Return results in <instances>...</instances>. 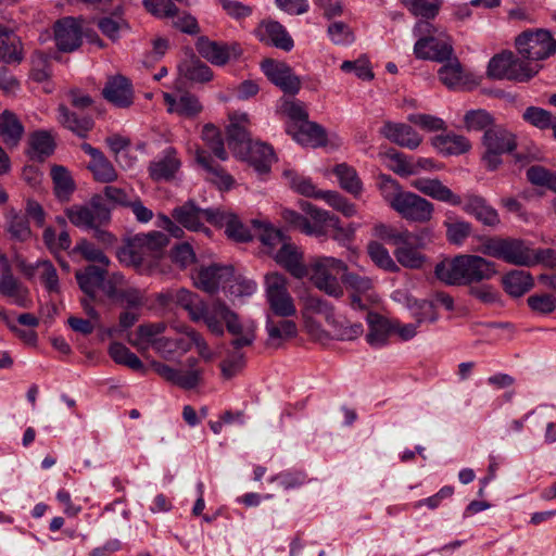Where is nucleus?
Here are the masks:
<instances>
[{
  "label": "nucleus",
  "mask_w": 556,
  "mask_h": 556,
  "mask_svg": "<svg viewBox=\"0 0 556 556\" xmlns=\"http://www.w3.org/2000/svg\"><path fill=\"white\" fill-rule=\"evenodd\" d=\"M410 186L433 200L451 205H463V210L466 213L473 215L485 226L495 227L501 222L497 211L489 205L481 195L468 193L465 195L463 203L462 198L439 179L417 178L410 182Z\"/></svg>",
  "instance_id": "f257e3e1"
},
{
  "label": "nucleus",
  "mask_w": 556,
  "mask_h": 556,
  "mask_svg": "<svg viewBox=\"0 0 556 556\" xmlns=\"http://www.w3.org/2000/svg\"><path fill=\"white\" fill-rule=\"evenodd\" d=\"M435 277L451 286H465L491 279L496 274V266L482 256L462 254L437 264Z\"/></svg>",
  "instance_id": "f03ea898"
},
{
  "label": "nucleus",
  "mask_w": 556,
  "mask_h": 556,
  "mask_svg": "<svg viewBox=\"0 0 556 556\" xmlns=\"http://www.w3.org/2000/svg\"><path fill=\"white\" fill-rule=\"evenodd\" d=\"M538 72H438L439 80L453 91H471L479 88L484 93H496L500 81L528 83Z\"/></svg>",
  "instance_id": "7ed1b4c3"
},
{
  "label": "nucleus",
  "mask_w": 556,
  "mask_h": 556,
  "mask_svg": "<svg viewBox=\"0 0 556 556\" xmlns=\"http://www.w3.org/2000/svg\"><path fill=\"white\" fill-rule=\"evenodd\" d=\"M169 240L161 231H149L130 237L118 251V258L140 273H150L162 257Z\"/></svg>",
  "instance_id": "20e7f679"
},
{
  "label": "nucleus",
  "mask_w": 556,
  "mask_h": 556,
  "mask_svg": "<svg viewBox=\"0 0 556 556\" xmlns=\"http://www.w3.org/2000/svg\"><path fill=\"white\" fill-rule=\"evenodd\" d=\"M414 34L418 37L414 45V54L417 59L445 62L442 70H462L457 58L453 56L452 40L428 21H419L414 27Z\"/></svg>",
  "instance_id": "39448f33"
},
{
  "label": "nucleus",
  "mask_w": 556,
  "mask_h": 556,
  "mask_svg": "<svg viewBox=\"0 0 556 556\" xmlns=\"http://www.w3.org/2000/svg\"><path fill=\"white\" fill-rule=\"evenodd\" d=\"M307 269L312 283L319 291L334 299L344 295L342 275L346 273L348 266L343 261L332 256H318Z\"/></svg>",
  "instance_id": "423d86ee"
},
{
  "label": "nucleus",
  "mask_w": 556,
  "mask_h": 556,
  "mask_svg": "<svg viewBox=\"0 0 556 556\" xmlns=\"http://www.w3.org/2000/svg\"><path fill=\"white\" fill-rule=\"evenodd\" d=\"M531 248L526 241L513 237H489L480 247V252L486 256L504 261L515 266H531Z\"/></svg>",
  "instance_id": "0eeeda50"
},
{
  "label": "nucleus",
  "mask_w": 556,
  "mask_h": 556,
  "mask_svg": "<svg viewBox=\"0 0 556 556\" xmlns=\"http://www.w3.org/2000/svg\"><path fill=\"white\" fill-rule=\"evenodd\" d=\"M264 291L270 315L281 318L295 316L296 306L288 290V280L282 274L267 273L264 276Z\"/></svg>",
  "instance_id": "6e6552de"
},
{
  "label": "nucleus",
  "mask_w": 556,
  "mask_h": 556,
  "mask_svg": "<svg viewBox=\"0 0 556 556\" xmlns=\"http://www.w3.org/2000/svg\"><path fill=\"white\" fill-rule=\"evenodd\" d=\"M515 47L521 59L543 61L556 53V39L546 29H527L515 38Z\"/></svg>",
  "instance_id": "1a4fd4ad"
},
{
  "label": "nucleus",
  "mask_w": 556,
  "mask_h": 556,
  "mask_svg": "<svg viewBox=\"0 0 556 556\" xmlns=\"http://www.w3.org/2000/svg\"><path fill=\"white\" fill-rule=\"evenodd\" d=\"M282 176L287 184L298 193L305 197L323 199L344 216L351 217L356 214L355 205L349 202L340 193L336 191H317L309 178L299 175L291 168H286Z\"/></svg>",
  "instance_id": "9d476101"
},
{
  "label": "nucleus",
  "mask_w": 556,
  "mask_h": 556,
  "mask_svg": "<svg viewBox=\"0 0 556 556\" xmlns=\"http://www.w3.org/2000/svg\"><path fill=\"white\" fill-rule=\"evenodd\" d=\"M65 214L74 226L85 229L102 226L111 219V210L101 195L92 197L88 204L66 208Z\"/></svg>",
  "instance_id": "9b49d317"
},
{
  "label": "nucleus",
  "mask_w": 556,
  "mask_h": 556,
  "mask_svg": "<svg viewBox=\"0 0 556 556\" xmlns=\"http://www.w3.org/2000/svg\"><path fill=\"white\" fill-rule=\"evenodd\" d=\"M482 142L485 148L482 160L490 170H495L502 164L503 153L511 152L517 146L515 135L501 126L486 129Z\"/></svg>",
  "instance_id": "f8f14e48"
},
{
  "label": "nucleus",
  "mask_w": 556,
  "mask_h": 556,
  "mask_svg": "<svg viewBox=\"0 0 556 556\" xmlns=\"http://www.w3.org/2000/svg\"><path fill=\"white\" fill-rule=\"evenodd\" d=\"M152 367L163 379L185 390L194 389L202 382L203 368L194 357L186 359V368L177 369L159 362H154Z\"/></svg>",
  "instance_id": "ddd939ff"
},
{
  "label": "nucleus",
  "mask_w": 556,
  "mask_h": 556,
  "mask_svg": "<svg viewBox=\"0 0 556 556\" xmlns=\"http://www.w3.org/2000/svg\"><path fill=\"white\" fill-rule=\"evenodd\" d=\"M393 211L408 223L427 224L433 217L434 205L419 194L406 191Z\"/></svg>",
  "instance_id": "4468645a"
},
{
  "label": "nucleus",
  "mask_w": 556,
  "mask_h": 556,
  "mask_svg": "<svg viewBox=\"0 0 556 556\" xmlns=\"http://www.w3.org/2000/svg\"><path fill=\"white\" fill-rule=\"evenodd\" d=\"M342 286L349 291L350 305L354 309L365 311L374 302V282L367 276L348 271L342 275Z\"/></svg>",
  "instance_id": "2eb2a0df"
},
{
  "label": "nucleus",
  "mask_w": 556,
  "mask_h": 556,
  "mask_svg": "<svg viewBox=\"0 0 556 556\" xmlns=\"http://www.w3.org/2000/svg\"><path fill=\"white\" fill-rule=\"evenodd\" d=\"M253 35L261 43L282 51L288 52L294 47V41L287 28L273 18L262 20L254 28Z\"/></svg>",
  "instance_id": "dca6fc26"
},
{
  "label": "nucleus",
  "mask_w": 556,
  "mask_h": 556,
  "mask_svg": "<svg viewBox=\"0 0 556 556\" xmlns=\"http://www.w3.org/2000/svg\"><path fill=\"white\" fill-rule=\"evenodd\" d=\"M229 121L230 124L227 127L228 147L235 155L243 157L252 143L247 129L250 124L249 115L243 112H232L229 114Z\"/></svg>",
  "instance_id": "f3484780"
},
{
  "label": "nucleus",
  "mask_w": 556,
  "mask_h": 556,
  "mask_svg": "<svg viewBox=\"0 0 556 556\" xmlns=\"http://www.w3.org/2000/svg\"><path fill=\"white\" fill-rule=\"evenodd\" d=\"M198 52L215 66L225 65L231 56L241 54V47L237 42H217L206 37H200L197 41Z\"/></svg>",
  "instance_id": "a211bd4d"
},
{
  "label": "nucleus",
  "mask_w": 556,
  "mask_h": 556,
  "mask_svg": "<svg viewBox=\"0 0 556 556\" xmlns=\"http://www.w3.org/2000/svg\"><path fill=\"white\" fill-rule=\"evenodd\" d=\"M81 20L64 17L54 25V39L56 47L64 52L76 50L81 43Z\"/></svg>",
  "instance_id": "6ab92c4d"
},
{
  "label": "nucleus",
  "mask_w": 556,
  "mask_h": 556,
  "mask_svg": "<svg viewBox=\"0 0 556 556\" xmlns=\"http://www.w3.org/2000/svg\"><path fill=\"white\" fill-rule=\"evenodd\" d=\"M271 256L279 266L283 267L294 278L302 279L308 275V269L303 263L302 251L290 239L278 248Z\"/></svg>",
  "instance_id": "aec40b11"
},
{
  "label": "nucleus",
  "mask_w": 556,
  "mask_h": 556,
  "mask_svg": "<svg viewBox=\"0 0 556 556\" xmlns=\"http://www.w3.org/2000/svg\"><path fill=\"white\" fill-rule=\"evenodd\" d=\"M232 313L233 311L220 300H214L210 304L203 302L199 321H203L213 334L223 337L227 320Z\"/></svg>",
  "instance_id": "412c9836"
},
{
  "label": "nucleus",
  "mask_w": 556,
  "mask_h": 556,
  "mask_svg": "<svg viewBox=\"0 0 556 556\" xmlns=\"http://www.w3.org/2000/svg\"><path fill=\"white\" fill-rule=\"evenodd\" d=\"M103 98L117 108H129L134 103V88L130 80L116 74L111 76L102 89Z\"/></svg>",
  "instance_id": "4be33fe9"
},
{
  "label": "nucleus",
  "mask_w": 556,
  "mask_h": 556,
  "mask_svg": "<svg viewBox=\"0 0 556 556\" xmlns=\"http://www.w3.org/2000/svg\"><path fill=\"white\" fill-rule=\"evenodd\" d=\"M207 222L217 227H225L226 235L238 242H248L252 239L250 230L232 213L216 208L206 212Z\"/></svg>",
  "instance_id": "5701e85b"
},
{
  "label": "nucleus",
  "mask_w": 556,
  "mask_h": 556,
  "mask_svg": "<svg viewBox=\"0 0 556 556\" xmlns=\"http://www.w3.org/2000/svg\"><path fill=\"white\" fill-rule=\"evenodd\" d=\"M300 207L308 218L307 235L325 236L327 228L339 229V218L327 211L320 210L307 201H301Z\"/></svg>",
  "instance_id": "b1692460"
},
{
  "label": "nucleus",
  "mask_w": 556,
  "mask_h": 556,
  "mask_svg": "<svg viewBox=\"0 0 556 556\" xmlns=\"http://www.w3.org/2000/svg\"><path fill=\"white\" fill-rule=\"evenodd\" d=\"M232 278V267L210 265L202 267L195 277V285L199 289L213 293L219 288L226 289L227 282Z\"/></svg>",
  "instance_id": "393cba45"
},
{
  "label": "nucleus",
  "mask_w": 556,
  "mask_h": 556,
  "mask_svg": "<svg viewBox=\"0 0 556 556\" xmlns=\"http://www.w3.org/2000/svg\"><path fill=\"white\" fill-rule=\"evenodd\" d=\"M287 132L302 146L318 148L327 143L326 130L320 125L309 121L299 125L288 124Z\"/></svg>",
  "instance_id": "a878e982"
},
{
  "label": "nucleus",
  "mask_w": 556,
  "mask_h": 556,
  "mask_svg": "<svg viewBox=\"0 0 556 556\" xmlns=\"http://www.w3.org/2000/svg\"><path fill=\"white\" fill-rule=\"evenodd\" d=\"M226 329L233 337L230 344L232 349H242L253 344L256 336V325L253 320H242L240 316L233 312L227 320Z\"/></svg>",
  "instance_id": "bb28decb"
},
{
  "label": "nucleus",
  "mask_w": 556,
  "mask_h": 556,
  "mask_svg": "<svg viewBox=\"0 0 556 556\" xmlns=\"http://www.w3.org/2000/svg\"><path fill=\"white\" fill-rule=\"evenodd\" d=\"M180 167V161L174 148H166L163 153L149 165V174L153 180H169Z\"/></svg>",
  "instance_id": "cd10ccee"
},
{
  "label": "nucleus",
  "mask_w": 556,
  "mask_h": 556,
  "mask_svg": "<svg viewBox=\"0 0 556 556\" xmlns=\"http://www.w3.org/2000/svg\"><path fill=\"white\" fill-rule=\"evenodd\" d=\"M380 132L390 141L410 150L421 142V137L409 125L402 123L386 122Z\"/></svg>",
  "instance_id": "c85d7f7f"
},
{
  "label": "nucleus",
  "mask_w": 556,
  "mask_h": 556,
  "mask_svg": "<svg viewBox=\"0 0 556 556\" xmlns=\"http://www.w3.org/2000/svg\"><path fill=\"white\" fill-rule=\"evenodd\" d=\"M24 58L23 45L14 30L0 25V61L18 65Z\"/></svg>",
  "instance_id": "c756f323"
},
{
  "label": "nucleus",
  "mask_w": 556,
  "mask_h": 556,
  "mask_svg": "<svg viewBox=\"0 0 556 556\" xmlns=\"http://www.w3.org/2000/svg\"><path fill=\"white\" fill-rule=\"evenodd\" d=\"M375 229L380 238L389 240L396 245H401L402 243L416 242L418 247H426L427 239L430 236V231L428 229H421L417 232H412L408 230L399 231L395 228L384 224L377 225Z\"/></svg>",
  "instance_id": "7c9ffc66"
},
{
  "label": "nucleus",
  "mask_w": 556,
  "mask_h": 556,
  "mask_svg": "<svg viewBox=\"0 0 556 556\" xmlns=\"http://www.w3.org/2000/svg\"><path fill=\"white\" fill-rule=\"evenodd\" d=\"M214 211L213 208L200 210L192 203H186L173 210L172 216L185 228L199 231L203 228L202 220L207 222L206 212Z\"/></svg>",
  "instance_id": "2f4dec72"
},
{
  "label": "nucleus",
  "mask_w": 556,
  "mask_h": 556,
  "mask_svg": "<svg viewBox=\"0 0 556 556\" xmlns=\"http://www.w3.org/2000/svg\"><path fill=\"white\" fill-rule=\"evenodd\" d=\"M0 294L20 307L29 306V290L13 274L0 275Z\"/></svg>",
  "instance_id": "473e14b6"
},
{
  "label": "nucleus",
  "mask_w": 556,
  "mask_h": 556,
  "mask_svg": "<svg viewBox=\"0 0 556 556\" xmlns=\"http://www.w3.org/2000/svg\"><path fill=\"white\" fill-rule=\"evenodd\" d=\"M266 331L268 345L279 346L285 340L295 337L298 328L295 323L289 318L275 320L270 314H267Z\"/></svg>",
  "instance_id": "72a5a7b5"
},
{
  "label": "nucleus",
  "mask_w": 556,
  "mask_h": 556,
  "mask_svg": "<svg viewBox=\"0 0 556 556\" xmlns=\"http://www.w3.org/2000/svg\"><path fill=\"white\" fill-rule=\"evenodd\" d=\"M58 121L59 123L76 134L79 137H87L88 132L93 127V121L88 115L78 116L76 113L71 112L65 105L60 104L58 108Z\"/></svg>",
  "instance_id": "f704fd0d"
},
{
  "label": "nucleus",
  "mask_w": 556,
  "mask_h": 556,
  "mask_svg": "<svg viewBox=\"0 0 556 556\" xmlns=\"http://www.w3.org/2000/svg\"><path fill=\"white\" fill-rule=\"evenodd\" d=\"M253 227L256 231L262 244L265 247L267 254L271 255L278 248H280L287 240L288 237L280 230L275 228L271 224L262 220H253Z\"/></svg>",
  "instance_id": "c9c22d12"
},
{
  "label": "nucleus",
  "mask_w": 556,
  "mask_h": 556,
  "mask_svg": "<svg viewBox=\"0 0 556 556\" xmlns=\"http://www.w3.org/2000/svg\"><path fill=\"white\" fill-rule=\"evenodd\" d=\"M242 159H247L256 172L264 174L269 170L275 160V153L270 146L263 142H254L248 148Z\"/></svg>",
  "instance_id": "e433bc0d"
},
{
  "label": "nucleus",
  "mask_w": 556,
  "mask_h": 556,
  "mask_svg": "<svg viewBox=\"0 0 556 556\" xmlns=\"http://www.w3.org/2000/svg\"><path fill=\"white\" fill-rule=\"evenodd\" d=\"M369 331L366 340L374 348H381L388 343L390 333L392 332V323L386 318L369 313L367 315Z\"/></svg>",
  "instance_id": "4c0bfd02"
},
{
  "label": "nucleus",
  "mask_w": 556,
  "mask_h": 556,
  "mask_svg": "<svg viewBox=\"0 0 556 556\" xmlns=\"http://www.w3.org/2000/svg\"><path fill=\"white\" fill-rule=\"evenodd\" d=\"M166 328L167 325L164 321L142 324L137 328L136 339L129 340V343L139 351L147 350L149 346L153 348Z\"/></svg>",
  "instance_id": "58836bf2"
},
{
  "label": "nucleus",
  "mask_w": 556,
  "mask_h": 556,
  "mask_svg": "<svg viewBox=\"0 0 556 556\" xmlns=\"http://www.w3.org/2000/svg\"><path fill=\"white\" fill-rule=\"evenodd\" d=\"M24 134V126L17 118V116L9 111L4 110L0 114V137L7 146L15 147L22 139Z\"/></svg>",
  "instance_id": "ea45409f"
},
{
  "label": "nucleus",
  "mask_w": 556,
  "mask_h": 556,
  "mask_svg": "<svg viewBox=\"0 0 556 556\" xmlns=\"http://www.w3.org/2000/svg\"><path fill=\"white\" fill-rule=\"evenodd\" d=\"M533 278L529 271L514 269L503 277L505 291L511 296L519 298L533 287Z\"/></svg>",
  "instance_id": "a19ab883"
},
{
  "label": "nucleus",
  "mask_w": 556,
  "mask_h": 556,
  "mask_svg": "<svg viewBox=\"0 0 556 556\" xmlns=\"http://www.w3.org/2000/svg\"><path fill=\"white\" fill-rule=\"evenodd\" d=\"M433 146L444 155H457L470 150L469 140L455 134H446L434 137Z\"/></svg>",
  "instance_id": "79ce46f5"
},
{
  "label": "nucleus",
  "mask_w": 556,
  "mask_h": 556,
  "mask_svg": "<svg viewBox=\"0 0 556 556\" xmlns=\"http://www.w3.org/2000/svg\"><path fill=\"white\" fill-rule=\"evenodd\" d=\"M35 270L39 271L40 280L43 283L45 288L48 290V292H60V283L56 269L50 261H38L36 265H29L24 268V271L27 276L35 275Z\"/></svg>",
  "instance_id": "37998d69"
},
{
  "label": "nucleus",
  "mask_w": 556,
  "mask_h": 556,
  "mask_svg": "<svg viewBox=\"0 0 556 556\" xmlns=\"http://www.w3.org/2000/svg\"><path fill=\"white\" fill-rule=\"evenodd\" d=\"M105 269L96 265H89L84 271H77L75 277L79 288L88 295L93 298L96 290L102 285L105 277Z\"/></svg>",
  "instance_id": "c03bdc74"
},
{
  "label": "nucleus",
  "mask_w": 556,
  "mask_h": 556,
  "mask_svg": "<svg viewBox=\"0 0 556 556\" xmlns=\"http://www.w3.org/2000/svg\"><path fill=\"white\" fill-rule=\"evenodd\" d=\"M164 101L168 105L169 112H176L184 116H194L202 110L198 99L189 93H184L176 100L172 93L165 92Z\"/></svg>",
  "instance_id": "a18cd8bd"
},
{
  "label": "nucleus",
  "mask_w": 556,
  "mask_h": 556,
  "mask_svg": "<svg viewBox=\"0 0 556 556\" xmlns=\"http://www.w3.org/2000/svg\"><path fill=\"white\" fill-rule=\"evenodd\" d=\"M422 248L418 247L416 242L402 243L394 251V255L403 267L420 269L426 263V255L418 250Z\"/></svg>",
  "instance_id": "49530a36"
},
{
  "label": "nucleus",
  "mask_w": 556,
  "mask_h": 556,
  "mask_svg": "<svg viewBox=\"0 0 556 556\" xmlns=\"http://www.w3.org/2000/svg\"><path fill=\"white\" fill-rule=\"evenodd\" d=\"M7 230L11 238L17 241H26L31 231L25 215L14 208H9L4 215Z\"/></svg>",
  "instance_id": "de8ad7c7"
},
{
  "label": "nucleus",
  "mask_w": 556,
  "mask_h": 556,
  "mask_svg": "<svg viewBox=\"0 0 556 556\" xmlns=\"http://www.w3.org/2000/svg\"><path fill=\"white\" fill-rule=\"evenodd\" d=\"M333 173L337 176L342 189L355 197L362 193L363 184L355 168L349 166L345 163H342L333 168Z\"/></svg>",
  "instance_id": "09e8293b"
},
{
  "label": "nucleus",
  "mask_w": 556,
  "mask_h": 556,
  "mask_svg": "<svg viewBox=\"0 0 556 556\" xmlns=\"http://www.w3.org/2000/svg\"><path fill=\"white\" fill-rule=\"evenodd\" d=\"M30 156L42 161L54 151V140L48 131H35L29 138Z\"/></svg>",
  "instance_id": "8fccbe9b"
},
{
  "label": "nucleus",
  "mask_w": 556,
  "mask_h": 556,
  "mask_svg": "<svg viewBox=\"0 0 556 556\" xmlns=\"http://www.w3.org/2000/svg\"><path fill=\"white\" fill-rule=\"evenodd\" d=\"M245 367V355L241 349L228 351L219 364L222 377L230 380L242 372Z\"/></svg>",
  "instance_id": "3c124183"
},
{
  "label": "nucleus",
  "mask_w": 556,
  "mask_h": 556,
  "mask_svg": "<svg viewBox=\"0 0 556 556\" xmlns=\"http://www.w3.org/2000/svg\"><path fill=\"white\" fill-rule=\"evenodd\" d=\"M197 162L205 169L208 172V174L211 175V180L218 185L219 188H225V189H228L231 187V185L233 184V179L230 175H228L227 173H225L220 167L216 166L214 167L213 166V161L211 159V156L203 150H198L197 151Z\"/></svg>",
  "instance_id": "603ef678"
},
{
  "label": "nucleus",
  "mask_w": 556,
  "mask_h": 556,
  "mask_svg": "<svg viewBox=\"0 0 556 556\" xmlns=\"http://www.w3.org/2000/svg\"><path fill=\"white\" fill-rule=\"evenodd\" d=\"M378 188L386 203L393 210L402 195L406 193L401 185L389 175L378 177Z\"/></svg>",
  "instance_id": "864d4df0"
},
{
  "label": "nucleus",
  "mask_w": 556,
  "mask_h": 556,
  "mask_svg": "<svg viewBox=\"0 0 556 556\" xmlns=\"http://www.w3.org/2000/svg\"><path fill=\"white\" fill-rule=\"evenodd\" d=\"M175 296V305H178L186 309L192 321L199 323V317L201 316L199 314L203 301L200 300L197 294L184 288L176 289Z\"/></svg>",
  "instance_id": "5fc2aeb1"
},
{
  "label": "nucleus",
  "mask_w": 556,
  "mask_h": 556,
  "mask_svg": "<svg viewBox=\"0 0 556 556\" xmlns=\"http://www.w3.org/2000/svg\"><path fill=\"white\" fill-rule=\"evenodd\" d=\"M443 226L446 230L447 241L455 245H462L472 230L470 223L463 219H452L451 217L444 220Z\"/></svg>",
  "instance_id": "6e6d98bb"
},
{
  "label": "nucleus",
  "mask_w": 556,
  "mask_h": 556,
  "mask_svg": "<svg viewBox=\"0 0 556 556\" xmlns=\"http://www.w3.org/2000/svg\"><path fill=\"white\" fill-rule=\"evenodd\" d=\"M109 354L117 364L125 365L134 370H141L143 368V364L140 358L119 342H113L110 344Z\"/></svg>",
  "instance_id": "4d7b16f0"
},
{
  "label": "nucleus",
  "mask_w": 556,
  "mask_h": 556,
  "mask_svg": "<svg viewBox=\"0 0 556 556\" xmlns=\"http://www.w3.org/2000/svg\"><path fill=\"white\" fill-rule=\"evenodd\" d=\"M304 311L305 314L321 315L329 325H337L333 306L317 295H308L305 299Z\"/></svg>",
  "instance_id": "13d9d810"
},
{
  "label": "nucleus",
  "mask_w": 556,
  "mask_h": 556,
  "mask_svg": "<svg viewBox=\"0 0 556 556\" xmlns=\"http://www.w3.org/2000/svg\"><path fill=\"white\" fill-rule=\"evenodd\" d=\"M266 75L285 93L294 94L301 88V79L293 72H266Z\"/></svg>",
  "instance_id": "bf43d9fd"
},
{
  "label": "nucleus",
  "mask_w": 556,
  "mask_h": 556,
  "mask_svg": "<svg viewBox=\"0 0 556 556\" xmlns=\"http://www.w3.org/2000/svg\"><path fill=\"white\" fill-rule=\"evenodd\" d=\"M51 177L59 198H66L73 192L75 186L67 168L62 165H53L51 167Z\"/></svg>",
  "instance_id": "052dcab7"
},
{
  "label": "nucleus",
  "mask_w": 556,
  "mask_h": 556,
  "mask_svg": "<svg viewBox=\"0 0 556 556\" xmlns=\"http://www.w3.org/2000/svg\"><path fill=\"white\" fill-rule=\"evenodd\" d=\"M493 123V116L483 109L469 110L464 115V125L468 131L484 130Z\"/></svg>",
  "instance_id": "680f3d73"
},
{
  "label": "nucleus",
  "mask_w": 556,
  "mask_h": 556,
  "mask_svg": "<svg viewBox=\"0 0 556 556\" xmlns=\"http://www.w3.org/2000/svg\"><path fill=\"white\" fill-rule=\"evenodd\" d=\"M371 261L380 268L395 273L399 266L391 257L389 251L379 242H370L367 247Z\"/></svg>",
  "instance_id": "e2e57ef3"
},
{
  "label": "nucleus",
  "mask_w": 556,
  "mask_h": 556,
  "mask_svg": "<svg viewBox=\"0 0 556 556\" xmlns=\"http://www.w3.org/2000/svg\"><path fill=\"white\" fill-rule=\"evenodd\" d=\"M257 289V285L254 280L248 279L244 277H235L230 278L229 282L226 285V291L232 299H241L245 296H251Z\"/></svg>",
  "instance_id": "0e129e2a"
},
{
  "label": "nucleus",
  "mask_w": 556,
  "mask_h": 556,
  "mask_svg": "<svg viewBox=\"0 0 556 556\" xmlns=\"http://www.w3.org/2000/svg\"><path fill=\"white\" fill-rule=\"evenodd\" d=\"M202 139L219 160H227L228 155L217 127L213 124H206L202 129Z\"/></svg>",
  "instance_id": "69168bd1"
},
{
  "label": "nucleus",
  "mask_w": 556,
  "mask_h": 556,
  "mask_svg": "<svg viewBox=\"0 0 556 556\" xmlns=\"http://www.w3.org/2000/svg\"><path fill=\"white\" fill-rule=\"evenodd\" d=\"M522 118L541 130L549 129L554 121V116L549 111L539 106L527 108L522 113Z\"/></svg>",
  "instance_id": "338daca9"
},
{
  "label": "nucleus",
  "mask_w": 556,
  "mask_h": 556,
  "mask_svg": "<svg viewBox=\"0 0 556 556\" xmlns=\"http://www.w3.org/2000/svg\"><path fill=\"white\" fill-rule=\"evenodd\" d=\"M408 10L416 16L422 18H433L439 13L442 5L441 0H407Z\"/></svg>",
  "instance_id": "774afa93"
}]
</instances>
